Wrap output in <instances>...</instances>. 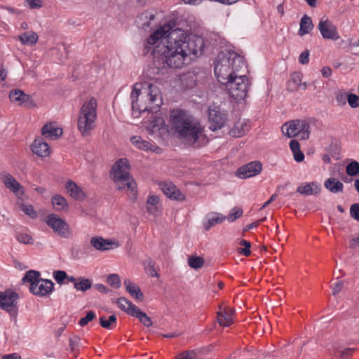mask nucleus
<instances>
[{"mask_svg": "<svg viewBox=\"0 0 359 359\" xmlns=\"http://www.w3.org/2000/svg\"><path fill=\"white\" fill-rule=\"evenodd\" d=\"M95 316H96L94 311H88L86 316L80 319L79 325L81 327H83L86 325L89 322H91L93 320H94L95 318Z\"/></svg>", "mask_w": 359, "mask_h": 359, "instance_id": "nucleus-48", "label": "nucleus"}, {"mask_svg": "<svg viewBox=\"0 0 359 359\" xmlns=\"http://www.w3.org/2000/svg\"><path fill=\"white\" fill-rule=\"evenodd\" d=\"M18 298V294L11 290L0 292V307L7 311H11L15 306Z\"/></svg>", "mask_w": 359, "mask_h": 359, "instance_id": "nucleus-18", "label": "nucleus"}, {"mask_svg": "<svg viewBox=\"0 0 359 359\" xmlns=\"http://www.w3.org/2000/svg\"><path fill=\"white\" fill-rule=\"evenodd\" d=\"M240 244L241 245H243L244 248H243L238 249V252L240 254H243V255H244L246 257L250 256V254H251V251H250L251 245H250V243L247 241H245V240H243V241H241Z\"/></svg>", "mask_w": 359, "mask_h": 359, "instance_id": "nucleus-49", "label": "nucleus"}, {"mask_svg": "<svg viewBox=\"0 0 359 359\" xmlns=\"http://www.w3.org/2000/svg\"><path fill=\"white\" fill-rule=\"evenodd\" d=\"M144 128L151 135L163 137L169 133L168 126L161 116H156L148 123L144 122Z\"/></svg>", "mask_w": 359, "mask_h": 359, "instance_id": "nucleus-11", "label": "nucleus"}, {"mask_svg": "<svg viewBox=\"0 0 359 359\" xmlns=\"http://www.w3.org/2000/svg\"><path fill=\"white\" fill-rule=\"evenodd\" d=\"M344 287V281L339 278H337V282L332 286V294L337 296L340 292L342 291Z\"/></svg>", "mask_w": 359, "mask_h": 359, "instance_id": "nucleus-51", "label": "nucleus"}, {"mask_svg": "<svg viewBox=\"0 0 359 359\" xmlns=\"http://www.w3.org/2000/svg\"><path fill=\"white\" fill-rule=\"evenodd\" d=\"M52 204L57 211L65 210L68 208L67 200L60 195H55L52 198Z\"/></svg>", "mask_w": 359, "mask_h": 359, "instance_id": "nucleus-37", "label": "nucleus"}, {"mask_svg": "<svg viewBox=\"0 0 359 359\" xmlns=\"http://www.w3.org/2000/svg\"><path fill=\"white\" fill-rule=\"evenodd\" d=\"M124 285H126L127 292L131 295L132 297L138 301H142L143 299V294L137 285L134 284L128 279L124 280Z\"/></svg>", "mask_w": 359, "mask_h": 359, "instance_id": "nucleus-31", "label": "nucleus"}, {"mask_svg": "<svg viewBox=\"0 0 359 359\" xmlns=\"http://www.w3.org/2000/svg\"><path fill=\"white\" fill-rule=\"evenodd\" d=\"M65 188L69 195L75 200L83 201L86 198V194L82 189L72 180L67 182Z\"/></svg>", "mask_w": 359, "mask_h": 359, "instance_id": "nucleus-29", "label": "nucleus"}, {"mask_svg": "<svg viewBox=\"0 0 359 359\" xmlns=\"http://www.w3.org/2000/svg\"><path fill=\"white\" fill-rule=\"evenodd\" d=\"M358 245H359V234L357 237L353 238L350 241V247L351 248H354L357 247Z\"/></svg>", "mask_w": 359, "mask_h": 359, "instance_id": "nucleus-63", "label": "nucleus"}, {"mask_svg": "<svg viewBox=\"0 0 359 359\" xmlns=\"http://www.w3.org/2000/svg\"><path fill=\"white\" fill-rule=\"evenodd\" d=\"M54 283L50 280L40 279L31 288L30 292L37 296L44 297L49 294L53 290Z\"/></svg>", "mask_w": 359, "mask_h": 359, "instance_id": "nucleus-15", "label": "nucleus"}, {"mask_svg": "<svg viewBox=\"0 0 359 359\" xmlns=\"http://www.w3.org/2000/svg\"><path fill=\"white\" fill-rule=\"evenodd\" d=\"M321 74L323 77L329 78L332 76V70L329 67H323L321 69Z\"/></svg>", "mask_w": 359, "mask_h": 359, "instance_id": "nucleus-60", "label": "nucleus"}, {"mask_svg": "<svg viewBox=\"0 0 359 359\" xmlns=\"http://www.w3.org/2000/svg\"><path fill=\"white\" fill-rule=\"evenodd\" d=\"M31 149L34 154L40 157H47L50 154L49 145L40 137L34 140Z\"/></svg>", "mask_w": 359, "mask_h": 359, "instance_id": "nucleus-20", "label": "nucleus"}, {"mask_svg": "<svg viewBox=\"0 0 359 359\" xmlns=\"http://www.w3.org/2000/svg\"><path fill=\"white\" fill-rule=\"evenodd\" d=\"M251 124L250 121L243 119L238 121L230 130V134L233 137H240L245 135L250 129Z\"/></svg>", "mask_w": 359, "mask_h": 359, "instance_id": "nucleus-23", "label": "nucleus"}, {"mask_svg": "<svg viewBox=\"0 0 359 359\" xmlns=\"http://www.w3.org/2000/svg\"><path fill=\"white\" fill-rule=\"evenodd\" d=\"M326 189L333 194L341 193L344 190V184L341 182L334 177H330L324 182Z\"/></svg>", "mask_w": 359, "mask_h": 359, "instance_id": "nucleus-30", "label": "nucleus"}, {"mask_svg": "<svg viewBox=\"0 0 359 359\" xmlns=\"http://www.w3.org/2000/svg\"><path fill=\"white\" fill-rule=\"evenodd\" d=\"M100 324L103 328L112 330L116 327V317L114 315L110 316L108 318L105 316H101L100 318Z\"/></svg>", "mask_w": 359, "mask_h": 359, "instance_id": "nucleus-38", "label": "nucleus"}, {"mask_svg": "<svg viewBox=\"0 0 359 359\" xmlns=\"http://www.w3.org/2000/svg\"><path fill=\"white\" fill-rule=\"evenodd\" d=\"M45 222L53 231L63 238H69L72 232L69 224L56 214H49L45 218Z\"/></svg>", "mask_w": 359, "mask_h": 359, "instance_id": "nucleus-8", "label": "nucleus"}, {"mask_svg": "<svg viewBox=\"0 0 359 359\" xmlns=\"http://www.w3.org/2000/svg\"><path fill=\"white\" fill-rule=\"evenodd\" d=\"M131 144L137 149L145 151H151L158 153L160 149L151 142L146 141L138 135H135L130 139Z\"/></svg>", "mask_w": 359, "mask_h": 359, "instance_id": "nucleus-22", "label": "nucleus"}, {"mask_svg": "<svg viewBox=\"0 0 359 359\" xmlns=\"http://www.w3.org/2000/svg\"><path fill=\"white\" fill-rule=\"evenodd\" d=\"M130 164L127 158L118 159L111 168V175L116 187L120 191H126L130 199L136 200L137 185L129 174Z\"/></svg>", "mask_w": 359, "mask_h": 359, "instance_id": "nucleus-5", "label": "nucleus"}, {"mask_svg": "<svg viewBox=\"0 0 359 359\" xmlns=\"http://www.w3.org/2000/svg\"><path fill=\"white\" fill-rule=\"evenodd\" d=\"M26 3L32 9L39 8L42 6L41 0H26Z\"/></svg>", "mask_w": 359, "mask_h": 359, "instance_id": "nucleus-57", "label": "nucleus"}, {"mask_svg": "<svg viewBox=\"0 0 359 359\" xmlns=\"http://www.w3.org/2000/svg\"><path fill=\"white\" fill-rule=\"evenodd\" d=\"M348 94L346 92H339L336 95V101L337 105L339 106H344L348 102Z\"/></svg>", "mask_w": 359, "mask_h": 359, "instance_id": "nucleus-53", "label": "nucleus"}, {"mask_svg": "<svg viewBox=\"0 0 359 359\" xmlns=\"http://www.w3.org/2000/svg\"><path fill=\"white\" fill-rule=\"evenodd\" d=\"M348 103L352 108L359 107V96L355 94H348Z\"/></svg>", "mask_w": 359, "mask_h": 359, "instance_id": "nucleus-56", "label": "nucleus"}, {"mask_svg": "<svg viewBox=\"0 0 359 359\" xmlns=\"http://www.w3.org/2000/svg\"><path fill=\"white\" fill-rule=\"evenodd\" d=\"M299 62L302 65H306L309 63V50H305L300 54L299 57Z\"/></svg>", "mask_w": 359, "mask_h": 359, "instance_id": "nucleus-58", "label": "nucleus"}, {"mask_svg": "<svg viewBox=\"0 0 359 359\" xmlns=\"http://www.w3.org/2000/svg\"><path fill=\"white\" fill-rule=\"evenodd\" d=\"M161 189L165 195L172 200L183 201L185 200V196L180 191L177 187L172 182H165L161 184Z\"/></svg>", "mask_w": 359, "mask_h": 359, "instance_id": "nucleus-16", "label": "nucleus"}, {"mask_svg": "<svg viewBox=\"0 0 359 359\" xmlns=\"http://www.w3.org/2000/svg\"><path fill=\"white\" fill-rule=\"evenodd\" d=\"M306 83H302V75L301 73L294 72L292 74L290 80L287 83V89L290 92H295L300 89L306 90Z\"/></svg>", "mask_w": 359, "mask_h": 359, "instance_id": "nucleus-21", "label": "nucleus"}, {"mask_svg": "<svg viewBox=\"0 0 359 359\" xmlns=\"http://www.w3.org/2000/svg\"><path fill=\"white\" fill-rule=\"evenodd\" d=\"M320 191L321 186L316 182L302 183L297 189L298 193L306 196L317 194Z\"/></svg>", "mask_w": 359, "mask_h": 359, "instance_id": "nucleus-25", "label": "nucleus"}, {"mask_svg": "<svg viewBox=\"0 0 359 359\" xmlns=\"http://www.w3.org/2000/svg\"><path fill=\"white\" fill-rule=\"evenodd\" d=\"M346 172L349 176H356L359 173V163L353 161L346 167Z\"/></svg>", "mask_w": 359, "mask_h": 359, "instance_id": "nucleus-45", "label": "nucleus"}, {"mask_svg": "<svg viewBox=\"0 0 359 359\" xmlns=\"http://www.w3.org/2000/svg\"><path fill=\"white\" fill-rule=\"evenodd\" d=\"M204 259L201 257L190 256L188 259V264L192 269H200L203 266Z\"/></svg>", "mask_w": 359, "mask_h": 359, "instance_id": "nucleus-42", "label": "nucleus"}, {"mask_svg": "<svg viewBox=\"0 0 359 359\" xmlns=\"http://www.w3.org/2000/svg\"><path fill=\"white\" fill-rule=\"evenodd\" d=\"M20 210L31 219H36L38 217L37 212L32 205L22 203L20 205Z\"/></svg>", "mask_w": 359, "mask_h": 359, "instance_id": "nucleus-43", "label": "nucleus"}, {"mask_svg": "<svg viewBox=\"0 0 359 359\" xmlns=\"http://www.w3.org/2000/svg\"><path fill=\"white\" fill-rule=\"evenodd\" d=\"M92 286V282L88 278L79 277L77 282L74 284V288L79 291L85 292L90 289Z\"/></svg>", "mask_w": 359, "mask_h": 359, "instance_id": "nucleus-39", "label": "nucleus"}, {"mask_svg": "<svg viewBox=\"0 0 359 359\" xmlns=\"http://www.w3.org/2000/svg\"><path fill=\"white\" fill-rule=\"evenodd\" d=\"M3 359H21V357L17 353H13L4 355Z\"/></svg>", "mask_w": 359, "mask_h": 359, "instance_id": "nucleus-64", "label": "nucleus"}, {"mask_svg": "<svg viewBox=\"0 0 359 359\" xmlns=\"http://www.w3.org/2000/svg\"><path fill=\"white\" fill-rule=\"evenodd\" d=\"M9 98L11 102L18 105L24 106L28 108H34L36 104L33 98L28 94H25L22 90L13 89L9 93Z\"/></svg>", "mask_w": 359, "mask_h": 359, "instance_id": "nucleus-12", "label": "nucleus"}, {"mask_svg": "<svg viewBox=\"0 0 359 359\" xmlns=\"http://www.w3.org/2000/svg\"><path fill=\"white\" fill-rule=\"evenodd\" d=\"M234 310L231 308H224L217 312V320L220 325L227 327L233 323Z\"/></svg>", "mask_w": 359, "mask_h": 359, "instance_id": "nucleus-27", "label": "nucleus"}, {"mask_svg": "<svg viewBox=\"0 0 359 359\" xmlns=\"http://www.w3.org/2000/svg\"><path fill=\"white\" fill-rule=\"evenodd\" d=\"M243 211L242 208L234 207L230 210L229 214L226 217V219H227L229 222H233L237 219L240 218L243 215Z\"/></svg>", "mask_w": 359, "mask_h": 359, "instance_id": "nucleus-44", "label": "nucleus"}, {"mask_svg": "<svg viewBox=\"0 0 359 359\" xmlns=\"http://www.w3.org/2000/svg\"><path fill=\"white\" fill-rule=\"evenodd\" d=\"M294 158L297 162H301L304 158V154L299 150L293 152Z\"/></svg>", "mask_w": 359, "mask_h": 359, "instance_id": "nucleus-61", "label": "nucleus"}, {"mask_svg": "<svg viewBox=\"0 0 359 359\" xmlns=\"http://www.w3.org/2000/svg\"><path fill=\"white\" fill-rule=\"evenodd\" d=\"M53 278L58 284L61 285L67 278V275L65 271H55L53 272Z\"/></svg>", "mask_w": 359, "mask_h": 359, "instance_id": "nucleus-54", "label": "nucleus"}, {"mask_svg": "<svg viewBox=\"0 0 359 359\" xmlns=\"http://www.w3.org/2000/svg\"><path fill=\"white\" fill-rule=\"evenodd\" d=\"M97 100L94 97L86 100L80 108L77 128L83 137L89 136L96 127Z\"/></svg>", "mask_w": 359, "mask_h": 359, "instance_id": "nucleus-6", "label": "nucleus"}, {"mask_svg": "<svg viewBox=\"0 0 359 359\" xmlns=\"http://www.w3.org/2000/svg\"><path fill=\"white\" fill-rule=\"evenodd\" d=\"M117 305L120 309L130 316H133V314L135 313V311L137 308V306H136L134 304H133L125 297H120L118 299Z\"/></svg>", "mask_w": 359, "mask_h": 359, "instance_id": "nucleus-33", "label": "nucleus"}, {"mask_svg": "<svg viewBox=\"0 0 359 359\" xmlns=\"http://www.w3.org/2000/svg\"><path fill=\"white\" fill-rule=\"evenodd\" d=\"M226 219V216L219 212H211L206 215L203 221V226L205 231H208L212 226L222 224Z\"/></svg>", "mask_w": 359, "mask_h": 359, "instance_id": "nucleus-24", "label": "nucleus"}, {"mask_svg": "<svg viewBox=\"0 0 359 359\" xmlns=\"http://www.w3.org/2000/svg\"><path fill=\"white\" fill-rule=\"evenodd\" d=\"M155 19V15L150 11L142 13L137 18L136 22L138 26L142 29H146L150 26L151 22Z\"/></svg>", "mask_w": 359, "mask_h": 359, "instance_id": "nucleus-32", "label": "nucleus"}, {"mask_svg": "<svg viewBox=\"0 0 359 359\" xmlns=\"http://www.w3.org/2000/svg\"><path fill=\"white\" fill-rule=\"evenodd\" d=\"M208 118L210 128L212 130L222 128L226 120V114L220 111L217 107L209 109Z\"/></svg>", "mask_w": 359, "mask_h": 359, "instance_id": "nucleus-14", "label": "nucleus"}, {"mask_svg": "<svg viewBox=\"0 0 359 359\" xmlns=\"http://www.w3.org/2000/svg\"><path fill=\"white\" fill-rule=\"evenodd\" d=\"M132 316H135L139 319V320L146 327H150L152 325V321L151 318L144 312H142L138 307L135 311V313Z\"/></svg>", "mask_w": 359, "mask_h": 359, "instance_id": "nucleus-41", "label": "nucleus"}, {"mask_svg": "<svg viewBox=\"0 0 359 359\" xmlns=\"http://www.w3.org/2000/svg\"><path fill=\"white\" fill-rule=\"evenodd\" d=\"M244 67L243 57L236 52L222 51L215 61L214 72L217 81L226 85L239 75Z\"/></svg>", "mask_w": 359, "mask_h": 359, "instance_id": "nucleus-3", "label": "nucleus"}, {"mask_svg": "<svg viewBox=\"0 0 359 359\" xmlns=\"http://www.w3.org/2000/svg\"><path fill=\"white\" fill-rule=\"evenodd\" d=\"M146 209L149 214L154 217L159 215L162 210L159 198L155 195L149 196L146 202Z\"/></svg>", "mask_w": 359, "mask_h": 359, "instance_id": "nucleus-26", "label": "nucleus"}, {"mask_svg": "<svg viewBox=\"0 0 359 359\" xmlns=\"http://www.w3.org/2000/svg\"><path fill=\"white\" fill-rule=\"evenodd\" d=\"M350 215L359 222V203H353L350 207Z\"/></svg>", "mask_w": 359, "mask_h": 359, "instance_id": "nucleus-55", "label": "nucleus"}, {"mask_svg": "<svg viewBox=\"0 0 359 359\" xmlns=\"http://www.w3.org/2000/svg\"><path fill=\"white\" fill-rule=\"evenodd\" d=\"M226 85L229 95L236 101H243L247 97L250 82L245 75H238Z\"/></svg>", "mask_w": 359, "mask_h": 359, "instance_id": "nucleus-7", "label": "nucleus"}, {"mask_svg": "<svg viewBox=\"0 0 359 359\" xmlns=\"http://www.w3.org/2000/svg\"><path fill=\"white\" fill-rule=\"evenodd\" d=\"M262 163L258 161H252L239 168L236 171V175L242 179H246L257 175L262 171Z\"/></svg>", "mask_w": 359, "mask_h": 359, "instance_id": "nucleus-13", "label": "nucleus"}, {"mask_svg": "<svg viewBox=\"0 0 359 359\" xmlns=\"http://www.w3.org/2000/svg\"><path fill=\"white\" fill-rule=\"evenodd\" d=\"M172 28L173 25L170 23L157 28L147 38L145 49L149 50L155 46L154 54L156 57H161L170 67L181 68L189 55L201 53L204 41L199 36Z\"/></svg>", "mask_w": 359, "mask_h": 359, "instance_id": "nucleus-1", "label": "nucleus"}, {"mask_svg": "<svg viewBox=\"0 0 359 359\" xmlns=\"http://www.w3.org/2000/svg\"><path fill=\"white\" fill-rule=\"evenodd\" d=\"M318 29L325 39L337 41L341 38L337 26L327 18L320 20Z\"/></svg>", "mask_w": 359, "mask_h": 359, "instance_id": "nucleus-10", "label": "nucleus"}, {"mask_svg": "<svg viewBox=\"0 0 359 359\" xmlns=\"http://www.w3.org/2000/svg\"><path fill=\"white\" fill-rule=\"evenodd\" d=\"M1 179L7 189L15 194L18 198H22L24 195L23 187L13 177L9 174H4Z\"/></svg>", "mask_w": 359, "mask_h": 359, "instance_id": "nucleus-17", "label": "nucleus"}, {"mask_svg": "<svg viewBox=\"0 0 359 359\" xmlns=\"http://www.w3.org/2000/svg\"><path fill=\"white\" fill-rule=\"evenodd\" d=\"M353 353V349L350 348L337 347L333 348V355L341 359L348 358Z\"/></svg>", "mask_w": 359, "mask_h": 359, "instance_id": "nucleus-40", "label": "nucleus"}, {"mask_svg": "<svg viewBox=\"0 0 359 359\" xmlns=\"http://www.w3.org/2000/svg\"><path fill=\"white\" fill-rule=\"evenodd\" d=\"M19 39L23 45L32 46L38 41V35L34 32H27L19 36Z\"/></svg>", "mask_w": 359, "mask_h": 359, "instance_id": "nucleus-35", "label": "nucleus"}, {"mask_svg": "<svg viewBox=\"0 0 359 359\" xmlns=\"http://www.w3.org/2000/svg\"><path fill=\"white\" fill-rule=\"evenodd\" d=\"M107 282L109 285L114 287V288H118L121 286V279L117 274L110 275L107 278Z\"/></svg>", "mask_w": 359, "mask_h": 359, "instance_id": "nucleus-47", "label": "nucleus"}, {"mask_svg": "<svg viewBox=\"0 0 359 359\" xmlns=\"http://www.w3.org/2000/svg\"><path fill=\"white\" fill-rule=\"evenodd\" d=\"M169 123L170 130L186 144L194 147L206 144L208 138L200 122L187 111L174 109L170 111Z\"/></svg>", "mask_w": 359, "mask_h": 359, "instance_id": "nucleus-2", "label": "nucleus"}, {"mask_svg": "<svg viewBox=\"0 0 359 359\" xmlns=\"http://www.w3.org/2000/svg\"><path fill=\"white\" fill-rule=\"evenodd\" d=\"M40 279L39 272L30 270L25 273V276L22 279V281L23 283H29V288H31Z\"/></svg>", "mask_w": 359, "mask_h": 359, "instance_id": "nucleus-36", "label": "nucleus"}, {"mask_svg": "<svg viewBox=\"0 0 359 359\" xmlns=\"http://www.w3.org/2000/svg\"><path fill=\"white\" fill-rule=\"evenodd\" d=\"M309 125L305 121L294 120L285 123L282 126L283 133L288 137H293L298 135L302 140H306L309 137Z\"/></svg>", "mask_w": 359, "mask_h": 359, "instance_id": "nucleus-9", "label": "nucleus"}, {"mask_svg": "<svg viewBox=\"0 0 359 359\" xmlns=\"http://www.w3.org/2000/svg\"><path fill=\"white\" fill-rule=\"evenodd\" d=\"M90 243L95 250L106 251L117 247L116 242L104 239L101 236H93L90 238Z\"/></svg>", "mask_w": 359, "mask_h": 359, "instance_id": "nucleus-19", "label": "nucleus"}, {"mask_svg": "<svg viewBox=\"0 0 359 359\" xmlns=\"http://www.w3.org/2000/svg\"><path fill=\"white\" fill-rule=\"evenodd\" d=\"M41 133L43 136L50 140L59 138L63 133L62 129L55 124L49 123L43 126Z\"/></svg>", "mask_w": 359, "mask_h": 359, "instance_id": "nucleus-28", "label": "nucleus"}, {"mask_svg": "<svg viewBox=\"0 0 359 359\" xmlns=\"http://www.w3.org/2000/svg\"><path fill=\"white\" fill-rule=\"evenodd\" d=\"M290 147L292 152L299 150V144L297 140H292L290 142Z\"/></svg>", "mask_w": 359, "mask_h": 359, "instance_id": "nucleus-62", "label": "nucleus"}, {"mask_svg": "<svg viewBox=\"0 0 359 359\" xmlns=\"http://www.w3.org/2000/svg\"><path fill=\"white\" fill-rule=\"evenodd\" d=\"M144 268L147 271V273L151 277H157L158 273L154 269V263L151 260H147L144 263Z\"/></svg>", "mask_w": 359, "mask_h": 359, "instance_id": "nucleus-50", "label": "nucleus"}, {"mask_svg": "<svg viewBox=\"0 0 359 359\" xmlns=\"http://www.w3.org/2000/svg\"><path fill=\"white\" fill-rule=\"evenodd\" d=\"M81 339L78 336H74L69 339V346L72 351L79 346Z\"/></svg>", "mask_w": 359, "mask_h": 359, "instance_id": "nucleus-59", "label": "nucleus"}, {"mask_svg": "<svg viewBox=\"0 0 359 359\" xmlns=\"http://www.w3.org/2000/svg\"><path fill=\"white\" fill-rule=\"evenodd\" d=\"M147 97L156 108L163 103L160 89L156 86L147 83H135L130 94L132 115L134 118H139L142 113L150 110L144 102V98Z\"/></svg>", "mask_w": 359, "mask_h": 359, "instance_id": "nucleus-4", "label": "nucleus"}, {"mask_svg": "<svg viewBox=\"0 0 359 359\" xmlns=\"http://www.w3.org/2000/svg\"><path fill=\"white\" fill-rule=\"evenodd\" d=\"M177 359H201L198 354L194 351H184L180 353Z\"/></svg>", "mask_w": 359, "mask_h": 359, "instance_id": "nucleus-52", "label": "nucleus"}, {"mask_svg": "<svg viewBox=\"0 0 359 359\" xmlns=\"http://www.w3.org/2000/svg\"><path fill=\"white\" fill-rule=\"evenodd\" d=\"M313 28V24L311 18L306 15H304L300 21V27L299 30V34L304 36L309 34Z\"/></svg>", "mask_w": 359, "mask_h": 359, "instance_id": "nucleus-34", "label": "nucleus"}, {"mask_svg": "<svg viewBox=\"0 0 359 359\" xmlns=\"http://www.w3.org/2000/svg\"><path fill=\"white\" fill-rule=\"evenodd\" d=\"M16 239L18 242L23 244H31L33 242L32 236L27 232H18Z\"/></svg>", "mask_w": 359, "mask_h": 359, "instance_id": "nucleus-46", "label": "nucleus"}]
</instances>
